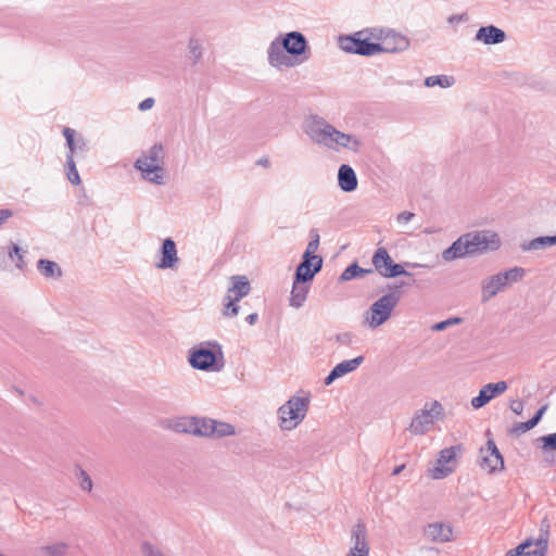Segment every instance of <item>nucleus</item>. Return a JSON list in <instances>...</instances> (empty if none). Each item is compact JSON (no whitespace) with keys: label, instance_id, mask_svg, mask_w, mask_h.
Wrapping results in <instances>:
<instances>
[{"label":"nucleus","instance_id":"obj_1","mask_svg":"<svg viewBox=\"0 0 556 556\" xmlns=\"http://www.w3.org/2000/svg\"><path fill=\"white\" fill-rule=\"evenodd\" d=\"M303 131L314 144L331 151L344 149L355 153L362 147L357 136L339 130L319 115L308 116L303 123Z\"/></svg>","mask_w":556,"mask_h":556},{"label":"nucleus","instance_id":"obj_2","mask_svg":"<svg viewBox=\"0 0 556 556\" xmlns=\"http://www.w3.org/2000/svg\"><path fill=\"white\" fill-rule=\"evenodd\" d=\"M309 47L305 36L296 30L277 36L267 48V61L270 66L290 68L308 60Z\"/></svg>","mask_w":556,"mask_h":556},{"label":"nucleus","instance_id":"obj_3","mask_svg":"<svg viewBox=\"0 0 556 556\" xmlns=\"http://www.w3.org/2000/svg\"><path fill=\"white\" fill-rule=\"evenodd\" d=\"M501 247L500 236L492 230H476L462 235L447 249L443 250L442 258L452 262L468 255L496 251Z\"/></svg>","mask_w":556,"mask_h":556},{"label":"nucleus","instance_id":"obj_4","mask_svg":"<svg viewBox=\"0 0 556 556\" xmlns=\"http://www.w3.org/2000/svg\"><path fill=\"white\" fill-rule=\"evenodd\" d=\"M526 276V269L522 267H511L504 271L485 277L481 281V301L483 303L504 292L513 283L521 281Z\"/></svg>","mask_w":556,"mask_h":556},{"label":"nucleus","instance_id":"obj_5","mask_svg":"<svg viewBox=\"0 0 556 556\" xmlns=\"http://www.w3.org/2000/svg\"><path fill=\"white\" fill-rule=\"evenodd\" d=\"M309 405L307 396H291L278 408L279 427L281 430L295 429L305 418Z\"/></svg>","mask_w":556,"mask_h":556},{"label":"nucleus","instance_id":"obj_6","mask_svg":"<svg viewBox=\"0 0 556 556\" xmlns=\"http://www.w3.org/2000/svg\"><path fill=\"white\" fill-rule=\"evenodd\" d=\"M400 302V294L390 292L375 301L364 316V324L370 329L383 325L392 315Z\"/></svg>","mask_w":556,"mask_h":556},{"label":"nucleus","instance_id":"obj_7","mask_svg":"<svg viewBox=\"0 0 556 556\" xmlns=\"http://www.w3.org/2000/svg\"><path fill=\"white\" fill-rule=\"evenodd\" d=\"M443 416V406L438 401L428 402L417 410L410 421L408 430L414 435H422L430 431L434 421Z\"/></svg>","mask_w":556,"mask_h":556},{"label":"nucleus","instance_id":"obj_8","mask_svg":"<svg viewBox=\"0 0 556 556\" xmlns=\"http://www.w3.org/2000/svg\"><path fill=\"white\" fill-rule=\"evenodd\" d=\"M232 286L228 288L224 298L222 314L226 318L236 317L239 314L240 306L238 302L249 294L251 287L245 276H232Z\"/></svg>","mask_w":556,"mask_h":556},{"label":"nucleus","instance_id":"obj_9","mask_svg":"<svg viewBox=\"0 0 556 556\" xmlns=\"http://www.w3.org/2000/svg\"><path fill=\"white\" fill-rule=\"evenodd\" d=\"M339 47L346 53L363 56H372L381 53V48L378 43L368 41L361 31H356L349 36H340Z\"/></svg>","mask_w":556,"mask_h":556},{"label":"nucleus","instance_id":"obj_10","mask_svg":"<svg viewBox=\"0 0 556 556\" xmlns=\"http://www.w3.org/2000/svg\"><path fill=\"white\" fill-rule=\"evenodd\" d=\"M370 543L364 520L358 519L350 529L349 549L345 556H369Z\"/></svg>","mask_w":556,"mask_h":556},{"label":"nucleus","instance_id":"obj_11","mask_svg":"<svg viewBox=\"0 0 556 556\" xmlns=\"http://www.w3.org/2000/svg\"><path fill=\"white\" fill-rule=\"evenodd\" d=\"M211 343H201L200 345L193 348L189 353V363L190 365L199 370L204 371H219L223 367L217 363V354L214 350L210 349L207 345Z\"/></svg>","mask_w":556,"mask_h":556},{"label":"nucleus","instance_id":"obj_12","mask_svg":"<svg viewBox=\"0 0 556 556\" xmlns=\"http://www.w3.org/2000/svg\"><path fill=\"white\" fill-rule=\"evenodd\" d=\"M463 447L460 444L443 448L439 453L437 464L429 470L432 479H444L454 472L456 467V457L462 453Z\"/></svg>","mask_w":556,"mask_h":556},{"label":"nucleus","instance_id":"obj_13","mask_svg":"<svg viewBox=\"0 0 556 556\" xmlns=\"http://www.w3.org/2000/svg\"><path fill=\"white\" fill-rule=\"evenodd\" d=\"M479 465L489 473H495L504 469L503 456L493 440H489L486 445L480 448Z\"/></svg>","mask_w":556,"mask_h":556},{"label":"nucleus","instance_id":"obj_14","mask_svg":"<svg viewBox=\"0 0 556 556\" xmlns=\"http://www.w3.org/2000/svg\"><path fill=\"white\" fill-rule=\"evenodd\" d=\"M26 249L11 241L8 245L0 248V268L7 269L10 263H13L15 268L23 271L26 268Z\"/></svg>","mask_w":556,"mask_h":556},{"label":"nucleus","instance_id":"obj_15","mask_svg":"<svg viewBox=\"0 0 556 556\" xmlns=\"http://www.w3.org/2000/svg\"><path fill=\"white\" fill-rule=\"evenodd\" d=\"M159 262L156 268L159 269H176L179 265V257L177 247L172 238H166L162 242V247L159 251Z\"/></svg>","mask_w":556,"mask_h":556},{"label":"nucleus","instance_id":"obj_16","mask_svg":"<svg viewBox=\"0 0 556 556\" xmlns=\"http://www.w3.org/2000/svg\"><path fill=\"white\" fill-rule=\"evenodd\" d=\"M506 381H498L496 383H488L482 387L479 394L471 399V406L479 409L485 406L492 399L503 394L507 390Z\"/></svg>","mask_w":556,"mask_h":556},{"label":"nucleus","instance_id":"obj_17","mask_svg":"<svg viewBox=\"0 0 556 556\" xmlns=\"http://www.w3.org/2000/svg\"><path fill=\"white\" fill-rule=\"evenodd\" d=\"M377 43L381 48V53H399L409 47V40L393 29H388L383 41Z\"/></svg>","mask_w":556,"mask_h":556},{"label":"nucleus","instance_id":"obj_18","mask_svg":"<svg viewBox=\"0 0 556 556\" xmlns=\"http://www.w3.org/2000/svg\"><path fill=\"white\" fill-rule=\"evenodd\" d=\"M321 267V257H307L303 255L302 262L296 267L294 278L296 281H311Z\"/></svg>","mask_w":556,"mask_h":556},{"label":"nucleus","instance_id":"obj_19","mask_svg":"<svg viewBox=\"0 0 556 556\" xmlns=\"http://www.w3.org/2000/svg\"><path fill=\"white\" fill-rule=\"evenodd\" d=\"M424 535L431 542L446 543L452 541L453 530L444 522H432L425 527Z\"/></svg>","mask_w":556,"mask_h":556},{"label":"nucleus","instance_id":"obj_20","mask_svg":"<svg viewBox=\"0 0 556 556\" xmlns=\"http://www.w3.org/2000/svg\"><path fill=\"white\" fill-rule=\"evenodd\" d=\"M363 363L364 356H357L355 358L346 359L337 364L325 378L324 383L326 386H330L336 379L356 370Z\"/></svg>","mask_w":556,"mask_h":556},{"label":"nucleus","instance_id":"obj_21","mask_svg":"<svg viewBox=\"0 0 556 556\" xmlns=\"http://www.w3.org/2000/svg\"><path fill=\"white\" fill-rule=\"evenodd\" d=\"M505 39V31L494 25L480 27L475 36L476 41L483 42L484 45H498L504 42Z\"/></svg>","mask_w":556,"mask_h":556},{"label":"nucleus","instance_id":"obj_22","mask_svg":"<svg viewBox=\"0 0 556 556\" xmlns=\"http://www.w3.org/2000/svg\"><path fill=\"white\" fill-rule=\"evenodd\" d=\"M134 167L141 173L144 180L154 185H164V167H156L146 164L142 161H136Z\"/></svg>","mask_w":556,"mask_h":556},{"label":"nucleus","instance_id":"obj_23","mask_svg":"<svg viewBox=\"0 0 556 556\" xmlns=\"http://www.w3.org/2000/svg\"><path fill=\"white\" fill-rule=\"evenodd\" d=\"M338 185L344 192L356 190L358 180L355 170L348 164H342L338 169Z\"/></svg>","mask_w":556,"mask_h":556},{"label":"nucleus","instance_id":"obj_24","mask_svg":"<svg viewBox=\"0 0 556 556\" xmlns=\"http://www.w3.org/2000/svg\"><path fill=\"white\" fill-rule=\"evenodd\" d=\"M164 159V147L162 143L156 142L136 161H142L151 166L163 167Z\"/></svg>","mask_w":556,"mask_h":556},{"label":"nucleus","instance_id":"obj_25","mask_svg":"<svg viewBox=\"0 0 556 556\" xmlns=\"http://www.w3.org/2000/svg\"><path fill=\"white\" fill-rule=\"evenodd\" d=\"M305 282L306 281H296L294 278L289 300V305L291 307L300 308L306 301L309 287L306 286Z\"/></svg>","mask_w":556,"mask_h":556},{"label":"nucleus","instance_id":"obj_26","mask_svg":"<svg viewBox=\"0 0 556 556\" xmlns=\"http://www.w3.org/2000/svg\"><path fill=\"white\" fill-rule=\"evenodd\" d=\"M37 269L47 279H59L63 275L62 268L58 263L46 258H40L37 262Z\"/></svg>","mask_w":556,"mask_h":556},{"label":"nucleus","instance_id":"obj_27","mask_svg":"<svg viewBox=\"0 0 556 556\" xmlns=\"http://www.w3.org/2000/svg\"><path fill=\"white\" fill-rule=\"evenodd\" d=\"M372 264L376 270L384 277V273H389V266H392L393 261L384 248H378L372 256Z\"/></svg>","mask_w":556,"mask_h":556},{"label":"nucleus","instance_id":"obj_28","mask_svg":"<svg viewBox=\"0 0 556 556\" xmlns=\"http://www.w3.org/2000/svg\"><path fill=\"white\" fill-rule=\"evenodd\" d=\"M194 417L182 416L174 418L169 421L168 428L178 433H187L193 435Z\"/></svg>","mask_w":556,"mask_h":556},{"label":"nucleus","instance_id":"obj_29","mask_svg":"<svg viewBox=\"0 0 556 556\" xmlns=\"http://www.w3.org/2000/svg\"><path fill=\"white\" fill-rule=\"evenodd\" d=\"M556 244V235L555 236H541L530 240L527 243L521 244L522 251H539L545 250L552 245Z\"/></svg>","mask_w":556,"mask_h":556},{"label":"nucleus","instance_id":"obj_30","mask_svg":"<svg viewBox=\"0 0 556 556\" xmlns=\"http://www.w3.org/2000/svg\"><path fill=\"white\" fill-rule=\"evenodd\" d=\"M214 419L194 417L193 435L211 438L213 435Z\"/></svg>","mask_w":556,"mask_h":556},{"label":"nucleus","instance_id":"obj_31","mask_svg":"<svg viewBox=\"0 0 556 556\" xmlns=\"http://www.w3.org/2000/svg\"><path fill=\"white\" fill-rule=\"evenodd\" d=\"M374 270L371 268L365 269L357 265V263H353L350 266H348L343 273L339 277L340 282L350 281L355 278H362L367 274H372Z\"/></svg>","mask_w":556,"mask_h":556},{"label":"nucleus","instance_id":"obj_32","mask_svg":"<svg viewBox=\"0 0 556 556\" xmlns=\"http://www.w3.org/2000/svg\"><path fill=\"white\" fill-rule=\"evenodd\" d=\"M188 53L192 64H198L203 55V42L197 37H191L188 41Z\"/></svg>","mask_w":556,"mask_h":556},{"label":"nucleus","instance_id":"obj_33","mask_svg":"<svg viewBox=\"0 0 556 556\" xmlns=\"http://www.w3.org/2000/svg\"><path fill=\"white\" fill-rule=\"evenodd\" d=\"M548 532L541 530L540 538L533 541V549L525 553L523 556H544L547 549Z\"/></svg>","mask_w":556,"mask_h":556},{"label":"nucleus","instance_id":"obj_34","mask_svg":"<svg viewBox=\"0 0 556 556\" xmlns=\"http://www.w3.org/2000/svg\"><path fill=\"white\" fill-rule=\"evenodd\" d=\"M455 83V79L453 76H448V75H433V76H428L426 79H425V86L426 87H435V86H440L441 88H448L451 86H453Z\"/></svg>","mask_w":556,"mask_h":556},{"label":"nucleus","instance_id":"obj_35","mask_svg":"<svg viewBox=\"0 0 556 556\" xmlns=\"http://www.w3.org/2000/svg\"><path fill=\"white\" fill-rule=\"evenodd\" d=\"M236 434V429L231 424L217 421L214 419L213 435L214 438H225Z\"/></svg>","mask_w":556,"mask_h":556},{"label":"nucleus","instance_id":"obj_36","mask_svg":"<svg viewBox=\"0 0 556 556\" xmlns=\"http://www.w3.org/2000/svg\"><path fill=\"white\" fill-rule=\"evenodd\" d=\"M68 548V545L64 542H58L52 545L42 546L38 549L42 556H63Z\"/></svg>","mask_w":556,"mask_h":556},{"label":"nucleus","instance_id":"obj_37","mask_svg":"<svg viewBox=\"0 0 556 556\" xmlns=\"http://www.w3.org/2000/svg\"><path fill=\"white\" fill-rule=\"evenodd\" d=\"M389 28L371 27L359 30L370 42H382Z\"/></svg>","mask_w":556,"mask_h":556},{"label":"nucleus","instance_id":"obj_38","mask_svg":"<svg viewBox=\"0 0 556 556\" xmlns=\"http://www.w3.org/2000/svg\"><path fill=\"white\" fill-rule=\"evenodd\" d=\"M66 176L73 185H79L81 181L72 153H67L66 155Z\"/></svg>","mask_w":556,"mask_h":556},{"label":"nucleus","instance_id":"obj_39","mask_svg":"<svg viewBox=\"0 0 556 556\" xmlns=\"http://www.w3.org/2000/svg\"><path fill=\"white\" fill-rule=\"evenodd\" d=\"M309 237H311V240L307 243L306 250H305L303 255L307 256V257H320L319 255L315 254V252L319 248V239H320V237H319L318 230L317 229H311Z\"/></svg>","mask_w":556,"mask_h":556},{"label":"nucleus","instance_id":"obj_40","mask_svg":"<svg viewBox=\"0 0 556 556\" xmlns=\"http://www.w3.org/2000/svg\"><path fill=\"white\" fill-rule=\"evenodd\" d=\"M536 441L543 452L556 451V432L540 437Z\"/></svg>","mask_w":556,"mask_h":556},{"label":"nucleus","instance_id":"obj_41","mask_svg":"<svg viewBox=\"0 0 556 556\" xmlns=\"http://www.w3.org/2000/svg\"><path fill=\"white\" fill-rule=\"evenodd\" d=\"M389 273H384V277L393 278L397 276H410L412 274L404 269L401 264H396L393 262L392 266H389Z\"/></svg>","mask_w":556,"mask_h":556},{"label":"nucleus","instance_id":"obj_42","mask_svg":"<svg viewBox=\"0 0 556 556\" xmlns=\"http://www.w3.org/2000/svg\"><path fill=\"white\" fill-rule=\"evenodd\" d=\"M460 323H462V318H459V317H452V318H448L446 320H443V321L434 324L431 327V330H433V331H443L447 327L454 326V325H458Z\"/></svg>","mask_w":556,"mask_h":556},{"label":"nucleus","instance_id":"obj_43","mask_svg":"<svg viewBox=\"0 0 556 556\" xmlns=\"http://www.w3.org/2000/svg\"><path fill=\"white\" fill-rule=\"evenodd\" d=\"M63 135L66 139V144L70 149L68 153H72V156L74 157V152L76 151V142L74 139L75 131L68 127H65L63 130Z\"/></svg>","mask_w":556,"mask_h":556},{"label":"nucleus","instance_id":"obj_44","mask_svg":"<svg viewBox=\"0 0 556 556\" xmlns=\"http://www.w3.org/2000/svg\"><path fill=\"white\" fill-rule=\"evenodd\" d=\"M334 340L341 345L350 346L354 342V334L351 332L337 333Z\"/></svg>","mask_w":556,"mask_h":556},{"label":"nucleus","instance_id":"obj_45","mask_svg":"<svg viewBox=\"0 0 556 556\" xmlns=\"http://www.w3.org/2000/svg\"><path fill=\"white\" fill-rule=\"evenodd\" d=\"M143 556H166L161 549L150 543L142 544Z\"/></svg>","mask_w":556,"mask_h":556},{"label":"nucleus","instance_id":"obj_46","mask_svg":"<svg viewBox=\"0 0 556 556\" xmlns=\"http://www.w3.org/2000/svg\"><path fill=\"white\" fill-rule=\"evenodd\" d=\"M533 428H534V426L532 425V422L530 420H528L526 422H518L511 428V433L519 435V434L525 433Z\"/></svg>","mask_w":556,"mask_h":556},{"label":"nucleus","instance_id":"obj_47","mask_svg":"<svg viewBox=\"0 0 556 556\" xmlns=\"http://www.w3.org/2000/svg\"><path fill=\"white\" fill-rule=\"evenodd\" d=\"M79 480H80V488L84 491L90 492L92 489V480L89 477V475L86 471L80 470Z\"/></svg>","mask_w":556,"mask_h":556},{"label":"nucleus","instance_id":"obj_48","mask_svg":"<svg viewBox=\"0 0 556 556\" xmlns=\"http://www.w3.org/2000/svg\"><path fill=\"white\" fill-rule=\"evenodd\" d=\"M154 104H155V100L153 98H147L139 103L138 109L141 112H144V111L151 110L154 106Z\"/></svg>","mask_w":556,"mask_h":556},{"label":"nucleus","instance_id":"obj_49","mask_svg":"<svg viewBox=\"0 0 556 556\" xmlns=\"http://www.w3.org/2000/svg\"><path fill=\"white\" fill-rule=\"evenodd\" d=\"M532 545H533V541L527 540L515 548L513 555H525V553H526L525 549L531 547Z\"/></svg>","mask_w":556,"mask_h":556},{"label":"nucleus","instance_id":"obj_50","mask_svg":"<svg viewBox=\"0 0 556 556\" xmlns=\"http://www.w3.org/2000/svg\"><path fill=\"white\" fill-rule=\"evenodd\" d=\"M546 409H547V405H543V406H542V407H541V408H540V409L534 414V416H533L531 419H529V420L532 422V425H533L534 427H535V426L541 421V419H542V417H543L544 413L546 412Z\"/></svg>","mask_w":556,"mask_h":556},{"label":"nucleus","instance_id":"obj_51","mask_svg":"<svg viewBox=\"0 0 556 556\" xmlns=\"http://www.w3.org/2000/svg\"><path fill=\"white\" fill-rule=\"evenodd\" d=\"M414 213H410V212H402L401 214L397 215V222L400 224H407L408 222H410L413 218H414Z\"/></svg>","mask_w":556,"mask_h":556},{"label":"nucleus","instance_id":"obj_52","mask_svg":"<svg viewBox=\"0 0 556 556\" xmlns=\"http://www.w3.org/2000/svg\"><path fill=\"white\" fill-rule=\"evenodd\" d=\"M13 213L9 208H1L0 210V227L10 218L12 217Z\"/></svg>","mask_w":556,"mask_h":556},{"label":"nucleus","instance_id":"obj_53","mask_svg":"<svg viewBox=\"0 0 556 556\" xmlns=\"http://www.w3.org/2000/svg\"><path fill=\"white\" fill-rule=\"evenodd\" d=\"M510 409L517 414L521 415L523 410V403L521 401H513L510 404Z\"/></svg>","mask_w":556,"mask_h":556},{"label":"nucleus","instance_id":"obj_54","mask_svg":"<svg viewBox=\"0 0 556 556\" xmlns=\"http://www.w3.org/2000/svg\"><path fill=\"white\" fill-rule=\"evenodd\" d=\"M405 266L408 268H431L428 264H419V263H405Z\"/></svg>","mask_w":556,"mask_h":556},{"label":"nucleus","instance_id":"obj_55","mask_svg":"<svg viewBox=\"0 0 556 556\" xmlns=\"http://www.w3.org/2000/svg\"><path fill=\"white\" fill-rule=\"evenodd\" d=\"M465 21V15L464 14H460V15H451L448 17V23L453 24V23H459V22H463Z\"/></svg>","mask_w":556,"mask_h":556},{"label":"nucleus","instance_id":"obj_56","mask_svg":"<svg viewBox=\"0 0 556 556\" xmlns=\"http://www.w3.org/2000/svg\"><path fill=\"white\" fill-rule=\"evenodd\" d=\"M258 319V315L256 313H252L247 316L245 320L249 325H254Z\"/></svg>","mask_w":556,"mask_h":556},{"label":"nucleus","instance_id":"obj_57","mask_svg":"<svg viewBox=\"0 0 556 556\" xmlns=\"http://www.w3.org/2000/svg\"><path fill=\"white\" fill-rule=\"evenodd\" d=\"M76 150H80V151L86 150V142L84 139H80L76 142Z\"/></svg>","mask_w":556,"mask_h":556},{"label":"nucleus","instance_id":"obj_58","mask_svg":"<svg viewBox=\"0 0 556 556\" xmlns=\"http://www.w3.org/2000/svg\"><path fill=\"white\" fill-rule=\"evenodd\" d=\"M403 469H404V465L397 466V467H395V468L393 469L392 475H393V476H397V475H400V473L402 472V470H403Z\"/></svg>","mask_w":556,"mask_h":556},{"label":"nucleus","instance_id":"obj_59","mask_svg":"<svg viewBox=\"0 0 556 556\" xmlns=\"http://www.w3.org/2000/svg\"><path fill=\"white\" fill-rule=\"evenodd\" d=\"M258 163H260V164H262V165H265V164H267V163H268V161H267V160H265V161H260Z\"/></svg>","mask_w":556,"mask_h":556},{"label":"nucleus","instance_id":"obj_60","mask_svg":"<svg viewBox=\"0 0 556 556\" xmlns=\"http://www.w3.org/2000/svg\"><path fill=\"white\" fill-rule=\"evenodd\" d=\"M214 346L217 348L219 355L222 356L220 348L218 346V344H214Z\"/></svg>","mask_w":556,"mask_h":556},{"label":"nucleus","instance_id":"obj_61","mask_svg":"<svg viewBox=\"0 0 556 556\" xmlns=\"http://www.w3.org/2000/svg\"><path fill=\"white\" fill-rule=\"evenodd\" d=\"M0 556H7V555H4L2 552H0Z\"/></svg>","mask_w":556,"mask_h":556}]
</instances>
